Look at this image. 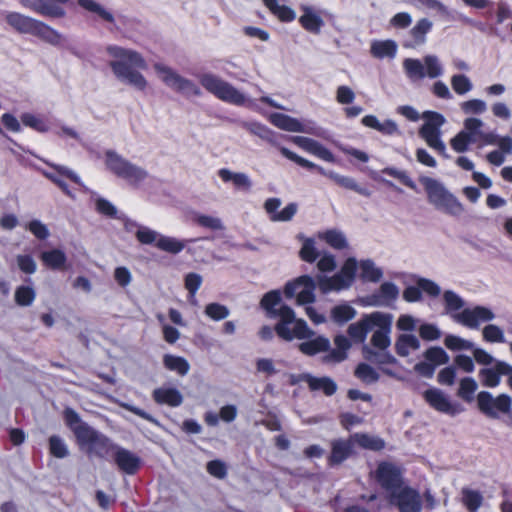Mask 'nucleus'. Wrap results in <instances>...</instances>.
Wrapping results in <instances>:
<instances>
[{
  "label": "nucleus",
  "mask_w": 512,
  "mask_h": 512,
  "mask_svg": "<svg viewBox=\"0 0 512 512\" xmlns=\"http://www.w3.org/2000/svg\"><path fill=\"white\" fill-rule=\"evenodd\" d=\"M109 51L116 58V60L111 61L110 66L117 79L137 90H145L148 83L139 71L147 68L142 55L121 47H111Z\"/></svg>",
  "instance_id": "f257e3e1"
},
{
  "label": "nucleus",
  "mask_w": 512,
  "mask_h": 512,
  "mask_svg": "<svg viewBox=\"0 0 512 512\" xmlns=\"http://www.w3.org/2000/svg\"><path fill=\"white\" fill-rule=\"evenodd\" d=\"M0 25L18 34L30 35L52 45L61 42V35L40 20L17 11L0 10Z\"/></svg>",
  "instance_id": "f03ea898"
},
{
  "label": "nucleus",
  "mask_w": 512,
  "mask_h": 512,
  "mask_svg": "<svg viewBox=\"0 0 512 512\" xmlns=\"http://www.w3.org/2000/svg\"><path fill=\"white\" fill-rule=\"evenodd\" d=\"M317 284L323 293L341 291L334 275L331 277L317 275L316 280L309 275H302L288 281L284 286L283 293L288 299L296 296L297 305L312 304L316 299L314 292Z\"/></svg>",
  "instance_id": "7ed1b4c3"
},
{
  "label": "nucleus",
  "mask_w": 512,
  "mask_h": 512,
  "mask_svg": "<svg viewBox=\"0 0 512 512\" xmlns=\"http://www.w3.org/2000/svg\"><path fill=\"white\" fill-rule=\"evenodd\" d=\"M419 181L423 185L428 202L435 209L451 216H460L464 212L462 203L441 182L428 176L420 177Z\"/></svg>",
  "instance_id": "20e7f679"
},
{
  "label": "nucleus",
  "mask_w": 512,
  "mask_h": 512,
  "mask_svg": "<svg viewBox=\"0 0 512 512\" xmlns=\"http://www.w3.org/2000/svg\"><path fill=\"white\" fill-rule=\"evenodd\" d=\"M280 153L287 159L295 162L297 165L308 169V170H315L319 174L326 176L333 180L338 186L355 191L356 193L369 197L371 195V191L367 187L360 186L355 179L348 176H343L340 174H337L333 171L327 172L324 168H322L319 165H316L315 163L297 155L295 152L289 150L286 147L278 146Z\"/></svg>",
  "instance_id": "39448f33"
},
{
  "label": "nucleus",
  "mask_w": 512,
  "mask_h": 512,
  "mask_svg": "<svg viewBox=\"0 0 512 512\" xmlns=\"http://www.w3.org/2000/svg\"><path fill=\"white\" fill-rule=\"evenodd\" d=\"M445 312L454 320H493V312L483 306L465 307V301L456 292L446 290L443 293Z\"/></svg>",
  "instance_id": "423d86ee"
},
{
  "label": "nucleus",
  "mask_w": 512,
  "mask_h": 512,
  "mask_svg": "<svg viewBox=\"0 0 512 512\" xmlns=\"http://www.w3.org/2000/svg\"><path fill=\"white\" fill-rule=\"evenodd\" d=\"M199 82L207 92L223 102L236 106H243L246 103V97L242 92L217 75L204 73L199 76Z\"/></svg>",
  "instance_id": "0eeeda50"
},
{
  "label": "nucleus",
  "mask_w": 512,
  "mask_h": 512,
  "mask_svg": "<svg viewBox=\"0 0 512 512\" xmlns=\"http://www.w3.org/2000/svg\"><path fill=\"white\" fill-rule=\"evenodd\" d=\"M105 166L116 177L125 180L131 185H138L148 176L145 169L131 163L112 150H108L105 153Z\"/></svg>",
  "instance_id": "6e6552de"
},
{
  "label": "nucleus",
  "mask_w": 512,
  "mask_h": 512,
  "mask_svg": "<svg viewBox=\"0 0 512 512\" xmlns=\"http://www.w3.org/2000/svg\"><path fill=\"white\" fill-rule=\"evenodd\" d=\"M63 414L66 424L75 435L80 450L91 456L96 445V433L94 429L83 422L78 414L71 408H66Z\"/></svg>",
  "instance_id": "1a4fd4ad"
},
{
  "label": "nucleus",
  "mask_w": 512,
  "mask_h": 512,
  "mask_svg": "<svg viewBox=\"0 0 512 512\" xmlns=\"http://www.w3.org/2000/svg\"><path fill=\"white\" fill-rule=\"evenodd\" d=\"M426 122L419 130V135L426 141L427 145L435 149L439 154L445 155L446 147L440 138V127L444 124V116L438 112L428 111L425 113Z\"/></svg>",
  "instance_id": "9d476101"
},
{
  "label": "nucleus",
  "mask_w": 512,
  "mask_h": 512,
  "mask_svg": "<svg viewBox=\"0 0 512 512\" xmlns=\"http://www.w3.org/2000/svg\"><path fill=\"white\" fill-rule=\"evenodd\" d=\"M154 68L162 81L176 92L193 96L201 95L200 88L193 81L182 77L170 67L157 63Z\"/></svg>",
  "instance_id": "9b49d317"
},
{
  "label": "nucleus",
  "mask_w": 512,
  "mask_h": 512,
  "mask_svg": "<svg viewBox=\"0 0 512 512\" xmlns=\"http://www.w3.org/2000/svg\"><path fill=\"white\" fill-rule=\"evenodd\" d=\"M108 448L107 455H110L118 468L127 473L134 474L140 466V459L132 452L113 446L109 443L107 438H100L98 436V451L100 449Z\"/></svg>",
  "instance_id": "f8f14e48"
},
{
  "label": "nucleus",
  "mask_w": 512,
  "mask_h": 512,
  "mask_svg": "<svg viewBox=\"0 0 512 512\" xmlns=\"http://www.w3.org/2000/svg\"><path fill=\"white\" fill-rule=\"evenodd\" d=\"M261 308L266 312L269 318H278V320H301L296 318L294 310L282 303L280 290H271L265 293L260 301Z\"/></svg>",
  "instance_id": "ddd939ff"
},
{
  "label": "nucleus",
  "mask_w": 512,
  "mask_h": 512,
  "mask_svg": "<svg viewBox=\"0 0 512 512\" xmlns=\"http://www.w3.org/2000/svg\"><path fill=\"white\" fill-rule=\"evenodd\" d=\"M478 407L489 417L496 418L498 413H508L511 409L512 399L506 394L494 398L489 392L482 391L477 396Z\"/></svg>",
  "instance_id": "4468645a"
},
{
  "label": "nucleus",
  "mask_w": 512,
  "mask_h": 512,
  "mask_svg": "<svg viewBox=\"0 0 512 512\" xmlns=\"http://www.w3.org/2000/svg\"><path fill=\"white\" fill-rule=\"evenodd\" d=\"M22 6L33 10L34 12L53 18L63 17L65 10L61 6L69 0H19Z\"/></svg>",
  "instance_id": "2eb2a0df"
},
{
  "label": "nucleus",
  "mask_w": 512,
  "mask_h": 512,
  "mask_svg": "<svg viewBox=\"0 0 512 512\" xmlns=\"http://www.w3.org/2000/svg\"><path fill=\"white\" fill-rule=\"evenodd\" d=\"M391 502L398 506L400 512L421 511L420 495L409 487H402L398 491H393L391 495Z\"/></svg>",
  "instance_id": "dca6fc26"
},
{
  "label": "nucleus",
  "mask_w": 512,
  "mask_h": 512,
  "mask_svg": "<svg viewBox=\"0 0 512 512\" xmlns=\"http://www.w3.org/2000/svg\"><path fill=\"white\" fill-rule=\"evenodd\" d=\"M276 334L285 341L310 338L314 332L305 322H277L274 326Z\"/></svg>",
  "instance_id": "f3484780"
},
{
  "label": "nucleus",
  "mask_w": 512,
  "mask_h": 512,
  "mask_svg": "<svg viewBox=\"0 0 512 512\" xmlns=\"http://www.w3.org/2000/svg\"><path fill=\"white\" fill-rule=\"evenodd\" d=\"M376 478L382 487L390 491H398L400 487V471L390 463H381L376 470Z\"/></svg>",
  "instance_id": "a211bd4d"
},
{
  "label": "nucleus",
  "mask_w": 512,
  "mask_h": 512,
  "mask_svg": "<svg viewBox=\"0 0 512 512\" xmlns=\"http://www.w3.org/2000/svg\"><path fill=\"white\" fill-rule=\"evenodd\" d=\"M292 142L326 162L333 163L335 161L334 154L315 139L304 136H294L292 137Z\"/></svg>",
  "instance_id": "6ab92c4d"
},
{
  "label": "nucleus",
  "mask_w": 512,
  "mask_h": 512,
  "mask_svg": "<svg viewBox=\"0 0 512 512\" xmlns=\"http://www.w3.org/2000/svg\"><path fill=\"white\" fill-rule=\"evenodd\" d=\"M301 10L303 14L298 20L301 27L311 34L318 35L325 24L320 14L307 5H302Z\"/></svg>",
  "instance_id": "aec40b11"
},
{
  "label": "nucleus",
  "mask_w": 512,
  "mask_h": 512,
  "mask_svg": "<svg viewBox=\"0 0 512 512\" xmlns=\"http://www.w3.org/2000/svg\"><path fill=\"white\" fill-rule=\"evenodd\" d=\"M354 443L352 436L348 439H337L331 442V454L329 462L331 465H338L354 453Z\"/></svg>",
  "instance_id": "412c9836"
},
{
  "label": "nucleus",
  "mask_w": 512,
  "mask_h": 512,
  "mask_svg": "<svg viewBox=\"0 0 512 512\" xmlns=\"http://www.w3.org/2000/svg\"><path fill=\"white\" fill-rule=\"evenodd\" d=\"M432 22L427 18H422L417 21L415 26L409 31L410 40L403 42L405 48H416L423 45L426 42V35L432 29Z\"/></svg>",
  "instance_id": "4be33fe9"
},
{
  "label": "nucleus",
  "mask_w": 512,
  "mask_h": 512,
  "mask_svg": "<svg viewBox=\"0 0 512 512\" xmlns=\"http://www.w3.org/2000/svg\"><path fill=\"white\" fill-rule=\"evenodd\" d=\"M357 268V260L354 257H349L344 261L339 272L334 274V277L337 280L341 290H345L351 287L356 277Z\"/></svg>",
  "instance_id": "5701e85b"
},
{
  "label": "nucleus",
  "mask_w": 512,
  "mask_h": 512,
  "mask_svg": "<svg viewBox=\"0 0 512 512\" xmlns=\"http://www.w3.org/2000/svg\"><path fill=\"white\" fill-rule=\"evenodd\" d=\"M424 398L431 407L439 412L454 414L456 412L446 395L439 389L432 388L424 392Z\"/></svg>",
  "instance_id": "b1692460"
},
{
  "label": "nucleus",
  "mask_w": 512,
  "mask_h": 512,
  "mask_svg": "<svg viewBox=\"0 0 512 512\" xmlns=\"http://www.w3.org/2000/svg\"><path fill=\"white\" fill-rule=\"evenodd\" d=\"M152 396L158 404H166L171 407L180 406L183 402L181 392L171 387H159L153 391Z\"/></svg>",
  "instance_id": "393cba45"
},
{
  "label": "nucleus",
  "mask_w": 512,
  "mask_h": 512,
  "mask_svg": "<svg viewBox=\"0 0 512 512\" xmlns=\"http://www.w3.org/2000/svg\"><path fill=\"white\" fill-rule=\"evenodd\" d=\"M262 2L280 22L289 23L296 19L295 11L287 5H280L278 0H262Z\"/></svg>",
  "instance_id": "a878e982"
},
{
  "label": "nucleus",
  "mask_w": 512,
  "mask_h": 512,
  "mask_svg": "<svg viewBox=\"0 0 512 512\" xmlns=\"http://www.w3.org/2000/svg\"><path fill=\"white\" fill-rule=\"evenodd\" d=\"M41 261L45 266L53 270H65L67 257L61 249H51L43 251L40 255Z\"/></svg>",
  "instance_id": "bb28decb"
},
{
  "label": "nucleus",
  "mask_w": 512,
  "mask_h": 512,
  "mask_svg": "<svg viewBox=\"0 0 512 512\" xmlns=\"http://www.w3.org/2000/svg\"><path fill=\"white\" fill-rule=\"evenodd\" d=\"M243 128L246 129L250 134L255 135L268 143L277 145L279 135L271 130L266 125L252 121L243 123Z\"/></svg>",
  "instance_id": "cd10ccee"
},
{
  "label": "nucleus",
  "mask_w": 512,
  "mask_h": 512,
  "mask_svg": "<svg viewBox=\"0 0 512 512\" xmlns=\"http://www.w3.org/2000/svg\"><path fill=\"white\" fill-rule=\"evenodd\" d=\"M271 123L288 132H303L304 127L303 124L297 120L296 118H293L289 115L283 114V113H274L270 117Z\"/></svg>",
  "instance_id": "c85d7f7f"
},
{
  "label": "nucleus",
  "mask_w": 512,
  "mask_h": 512,
  "mask_svg": "<svg viewBox=\"0 0 512 512\" xmlns=\"http://www.w3.org/2000/svg\"><path fill=\"white\" fill-rule=\"evenodd\" d=\"M218 175L223 182L232 181L237 189L243 191H249L251 189L252 183L245 173H234L229 169L222 168L218 171Z\"/></svg>",
  "instance_id": "c756f323"
},
{
  "label": "nucleus",
  "mask_w": 512,
  "mask_h": 512,
  "mask_svg": "<svg viewBox=\"0 0 512 512\" xmlns=\"http://www.w3.org/2000/svg\"><path fill=\"white\" fill-rule=\"evenodd\" d=\"M302 379L309 385L311 390H322L327 396H331L336 391V384L330 378H316L309 374H304Z\"/></svg>",
  "instance_id": "7c9ffc66"
},
{
  "label": "nucleus",
  "mask_w": 512,
  "mask_h": 512,
  "mask_svg": "<svg viewBox=\"0 0 512 512\" xmlns=\"http://www.w3.org/2000/svg\"><path fill=\"white\" fill-rule=\"evenodd\" d=\"M359 277L363 282H379L383 276V271L375 266L371 259L361 260L359 263Z\"/></svg>",
  "instance_id": "2f4dec72"
},
{
  "label": "nucleus",
  "mask_w": 512,
  "mask_h": 512,
  "mask_svg": "<svg viewBox=\"0 0 512 512\" xmlns=\"http://www.w3.org/2000/svg\"><path fill=\"white\" fill-rule=\"evenodd\" d=\"M352 436V442L361 448L369 449L373 451H379L384 448L385 442L376 436H372L364 433H355Z\"/></svg>",
  "instance_id": "473e14b6"
},
{
  "label": "nucleus",
  "mask_w": 512,
  "mask_h": 512,
  "mask_svg": "<svg viewBox=\"0 0 512 512\" xmlns=\"http://www.w3.org/2000/svg\"><path fill=\"white\" fill-rule=\"evenodd\" d=\"M371 54L379 59L394 58L397 44L393 40L374 41L371 45Z\"/></svg>",
  "instance_id": "72a5a7b5"
},
{
  "label": "nucleus",
  "mask_w": 512,
  "mask_h": 512,
  "mask_svg": "<svg viewBox=\"0 0 512 512\" xmlns=\"http://www.w3.org/2000/svg\"><path fill=\"white\" fill-rule=\"evenodd\" d=\"M319 237L329 246L337 250H343L348 246L345 235L336 229L326 230L320 234Z\"/></svg>",
  "instance_id": "f704fd0d"
},
{
  "label": "nucleus",
  "mask_w": 512,
  "mask_h": 512,
  "mask_svg": "<svg viewBox=\"0 0 512 512\" xmlns=\"http://www.w3.org/2000/svg\"><path fill=\"white\" fill-rule=\"evenodd\" d=\"M336 348L325 356L326 362H341L346 358V351L350 347V343L344 336H337L334 340Z\"/></svg>",
  "instance_id": "c9c22d12"
},
{
  "label": "nucleus",
  "mask_w": 512,
  "mask_h": 512,
  "mask_svg": "<svg viewBox=\"0 0 512 512\" xmlns=\"http://www.w3.org/2000/svg\"><path fill=\"white\" fill-rule=\"evenodd\" d=\"M420 347L418 338L415 335L403 334L399 337L396 343L397 353L401 356H407L412 351Z\"/></svg>",
  "instance_id": "e433bc0d"
},
{
  "label": "nucleus",
  "mask_w": 512,
  "mask_h": 512,
  "mask_svg": "<svg viewBox=\"0 0 512 512\" xmlns=\"http://www.w3.org/2000/svg\"><path fill=\"white\" fill-rule=\"evenodd\" d=\"M164 366L171 370L177 372L179 375L184 376L188 373L190 365L186 361V359L174 356L170 354H166L163 358Z\"/></svg>",
  "instance_id": "4c0bfd02"
},
{
  "label": "nucleus",
  "mask_w": 512,
  "mask_h": 512,
  "mask_svg": "<svg viewBox=\"0 0 512 512\" xmlns=\"http://www.w3.org/2000/svg\"><path fill=\"white\" fill-rule=\"evenodd\" d=\"M156 247L170 254H178L185 248V243L174 237L159 236Z\"/></svg>",
  "instance_id": "58836bf2"
},
{
  "label": "nucleus",
  "mask_w": 512,
  "mask_h": 512,
  "mask_svg": "<svg viewBox=\"0 0 512 512\" xmlns=\"http://www.w3.org/2000/svg\"><path fill=\"white\" fill-rule=\"evenodd\" d=\"M278 361L271 358L260 357L255 360L256 373L264 375L265 377H271L279 373Z\"/></svg>",
  "instance_id": "ea45409f"
},
{
  "label": "nucleus",
  "mask_w": 512,
  "mask_h": 512,
  "mask_svg": "<svg viewBox=\"0 0 512 512\" xmlns=\"http://www.w3.org/2000/svg\"><path fill=\"white\" fill-rule=\"evenodd\" d=\"M499 362L496 361L495 365L492 368H485L480 370V377L482 384L487 387H496L500 383V376L503 375L500 372Z\"/></svg>",
  "instance_id": "a19ab883"
},
{
  "label": "nucleus",
  "mask_w": 512,
  "mask_h": 512,
  "mask_svg": "<svg viewBox=\"0 0 512 512\" xmlns=\"http://www.w3.org/2000/svg\"><path fill=\"white\" fill-rule=\"evenodd\" d=\"M52 167L60 174V177L57 179L55 184L59 186V188L66 193L68 196L73 197L72 192L69 190L67 184L63 181L62 176H65L71 179L73 182L80 184V178L70 169L61 165H52Z\"/></svg>",
  "instance_id": "79ce46f5"
},
{
  "label": "nucleus",
  "mask_w": 512,
  "mask_h": 512,
  "mask_svg": "<svg viewBox=\"0 0 512 512\" xmlns=\"http://www.w3.org/2000/svg\"><path fill=\"white\" fill-rule=\"evenodd\" d=\"M377 322H356L351 324L348 332L350 337L358 342L364 341L366 334L373 330Z\"/></svg>",
  "instance_id": "37998d69"
},
{
  "label": "nucleus",
  "mask_w": 512,
  "mask_h": 512,
  "mask_svg": "<svg viewBox=\"0 0 512 512\" xmlns=\"http://www.w3.org/2000/svg\"><path fill=\"white\" fill-rule=\"evenodd\" d=\"M475 142H477L476 137H472V135L466 133L465 131H460L451 139L450 145L454 151L463 153L468 150L470 143Z\"/></svg>",
  "instance_id": "c03bdc74"
},
{
  "label": "nucleus",
  "mask_w": 512,
  "mask_h": 512,
  "mask_svg": "<svg viewBox=\"0 0 512 512\" xmlns=\"http://www.w3.org/2000/svg\"><path fill=\"white\" fill-rule=\"evenodd\" d=\"M403 67L407 76L411 79H422L425 77V67L418 59H405Z\"/></svg>",
  "instance_id": "a18cd8bd"
},
{
  "label": "nucleus",
  "mask_w": 512,
  "mask_h": 512,
  "mask_svg": "<svg viewBox=\"0 0 512 512\" xmlns=\"http://www.w3.org/2000/svg\"><path fill=\"white\" fill-rule=\"evenodd\" d=\"M329 341L323 337H318L300 344V350L307 355H313L328 348Z\"/></svg>",
  "instance_id": "49530a36"
},
{
  "label": "nucleus",
  "mask_w": 512,
  "mask_h": 512,
  "mask_svg": "<svg viewBox=\"0 0 512 512\" xmlns=\"http://www.w3.org/2000/svg\"><path fill=\"white\" fill-rule=\"evenodd\" d=\"M21 121L25 126L40 133L48 132L50 129L48 123L43 118L31 113L22 114Z\"/></svg>",
  "instance_id": "de8ad7c7"
},
{
  "label": "nucleus",
  "mask_w": 512,
  "mask_h": 512,
  "mask_svg": "<svg viewBox=\"0 0 512 512\" xmlns=\"http://www.w3.org/2000/svg\"><path fill=\"white\" fill-rule=\"evenodd\" d=\"M482 500L479 492L471 489L462 490V502L470 512H476L482 505Z\"/></svg>",
  "instance_id": "09e8293b"
},
{
  "label": "nucleus",
  "mask_w": 512,
  "mask_h": 512,
  "mask_svg": "<svg viewBox=\"0 0 512 512\" xmlns=\"http://www.w3.org/2000/svg\"><path fill=\"white\" fill-rule=\"evenodd\" d=\"M299 257L302 261L313 263L319 257V252L315 247V241L312 238H306L299 251Z\"/></svg>",
  "instance_id": "8fccbe9b"
},
{
  "label": "nucleus",
  "mask_w": 512,
  "mask_h": 512,
  "mask_svg": "<svg viewBox=\"0 0 512 512\" xmlns=\"http://www.w3.org/2000/svg\"><path fill=\"white\" fill-rule=\"evenodd\" d=\"M425 360L430 362L436 368L439 365L446 364L449 361V356L440 347H431L424 353Z\"/></svg>",
  "instance_id": "3c124183"
},
{
  "label": "nucleus",
  "mask_w": 512,
  "mask_h": 512,
  "mask_svg": "<svg viewBox=\"0 0 512 512\" xmlns=\"http://www.w3.org/2000/svg\"><path fill=\"white\" fill-rule=\"evenodd\" d=\"M35 290L26 285L19 286L15 291V301L20 306H29L35 299Z\"/></svg>",
  "instance_id": "603ef678"
},
{
  "label": "nucleus",
  "mask_w": 512,
  "mask_h": 512,
  "mask_svg": "<svg viewBox=\"0 0 512 512\" xmlns=\"http://www.w3.org/2000/svg\"><path fill=\"white\" fill-rule=\"evenodd\" d=\"M382 173L399 180L400 183H402L403 185L412 190L417 189L415 182L409 177V175L405 171L398 170L394 167H386L382 170Z\"/></svg>",
  "instance_id": "864d4df0"
},
{
  "label": "nucleus",
  "mask_w": 512,
  "mask_h": 512,
  "mask_svg": "<svg viewBox=\"0 0 512 512\" xmlns=\"http://www.w3.org/2000/svg\"><path fill=\"white\" fill-rule=\"evenodd\" d=\"M477 389V383L473 378L467 377L460 381V387L458 390V396L465 401H472L473 394Z\"/></svg>",
  "instance_id": "5fc2aeb1"
},
{
  "label": "nucleus",
  "mask_w": 512,
  "mask_h": 512,
  "mask_svg": "<svg viewBox=\"0 0 512 512\" xmlns=\"http://www.w3.org/2000/svg\"><path fill=\"white\" fill-rule=\"evenodd\" d=\"M451 86L455 93L463 95L472 89L470 79L464 74H456L451 78Z\"/></svg>",
  "instance_id": "6e6d98bb"
},
{
  "label": "nucleus",
  "mask_w": 512,
  "mask_h": 512,
  "mask_svg": "<svg viewBox=\"0 0 512 512\" xmlns=\"http://www.w3.org/2000/svg\"><path fill=\"white\" fill-rule=\"evenodd\" d=\"M385 325H381L377 330L374 331L372 336V343L375 347L379 349H385L390 345L389 339V328L386 325L387 322H384Z\"/></svg>",
  "instance_id": "4d7b16f0"
},
{
  "label": "nucleus",
  "mask_w": 512,
  "mask_h": 512,
  "mask_svg": "<svg viewBox=\"0 0 512 512\" xmlns=\"http://www.w3.org/2000/svg\"><path fill=\"white\" fill-rule=\"evenodd\" d=\"M355 316V309L347 303L337 305L331 311L332 320H352Z\"/></svg>",
  "instance_id": "13d9d810"
},
{
  "label": "nucleus",
  "mask_w": 512,
  "mask_h": 512,
  "mask_svg": "<svg viewBox=\"0 0 512 512\" xmlns=\"http://www.w3.org/2000/svg\"><path fill=\"white\" fill-rule=\"evenodd\" d=\"M415 283L419 286L421 294L425 293L429 297L436 298L441 293L439 285L430 279L418 277Z\"/></svg>",
  "instance_id": "bf43d9fd"
},
{
  "label": "nucleus",
  "mask_w": 512,
  "mask_h": 512,
  "mask_svg": "<svg viewBox=\"0 0 512 512\" xmlns=\"http://www.w3.org/2000/svg\"><path fill=\"white\" fill-rule=\"evenodd\" d=\"M25 227L39 240H46L50 236L47 225L38 219L29 221Z\"/></svg>",
  "instance_id": "052dcab7"
},
{
  "label": "nucleus",
  "mask_w": 512,
  "mask_h": 512,
  "mask_svg": "<svg viewBox=\"0 0 512 512\" xmlns=\"http://www.w3.org/2000/svg\"><path fill=\"white\" fill-rule=\"evenodd\" d=\"M205 314L212 320H223L229 315V309L219 303H210L205 307Z\"/></svg>",
  "instance_id": "680f3d73"
},
{
  "label": "nucleus",
  "mask_w": 512,
  "mask_h": 512,
  "mask_svg": "<svg viewBox=\"0 0 512 512\" xmlns=\"http://www.w3.org/2000/svg\"><path fill=\"white\" fill-rule=\"evenodd\" d=\"M355 375L366 383H373L378 380V373L371 366L365 363L357 366Z\"/></svg>",
  "instance_id": "e2e57ef3"
},
{
  "label": "nucleus",
  "mask_w": 512,
  "mask_h": 512,
  "mask_svg": "<svg viewBox=\"0 0 512 512\" xmlns=\"http://www.w3.org/2000/svg\"><path fill=\"white\" fill-rule=\"evenodd\" d=\"M16 262L22 272L26 274H33L36 272L37 264L31 255L19 254L16 256Z\"/></svg>",
  "instance_id": "0e129e2a"
},
{
  "label": "nucleus",
  "mask_w": 512,
  "mask_h": 512,
  "mask_svg": "<svg viewBox=\"0 0 512 512\" xmlns=\"http://www.w3.org/2000/svg\"><path fill=\"white\" fill-rule=\"evenodd\" d=\"M50 453L57 458H64L68 455V450L62 439L56 435L49 438Z\"/></svg>",
  "instance_id": "69168bd1"
},
{
  "label": "nucleus",
  "mask_w": 512,
  "mask_h": 512,
  "mask_svg": "<svg viewBox=\"0 0 512 512\" xmlns=\"http://www.w3.org/2000/svg\"><path fill=\"white\" fill-rule=\"evenodd\" d=\"M98 214L111 219H122L117 208L108 200L98 197Z\"/></svg>",
  "instance_id": "338daca9"
},
{
  "label": "nucleus",
  "mask_w": 512,
  "mask_h": 512,
  "mask_svg": "<svg viewBox=\"0 0 512 512\" xmlns=\"http://www.w3.org/2000/svg\"><path fill=\"white\" fill-rule=\"evenodd\" d=\"M379 297L385 301L395 300L399 294L397 286L392 282H384L379 288Z\"/></svg>",
  "instance_id": "774afa93"
}]
</instances>
